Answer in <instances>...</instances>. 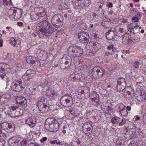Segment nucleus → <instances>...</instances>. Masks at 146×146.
<instances>
[{
    "label": "nucleus",
    "mask_w": 146,
    "mask_h": 146,
    "mask_svg": "<svg viewBox=\"0 0 146 146\" xmlns=\"http://www.w3.org/2000/svg\"><path fill=\"white\" fill-rule=\"evenodd\" d=\"M37 34L44 38H49L55 30L48 21L44 20L39 23L36 27Z\"/></svg>",
    "instance_id": "nucleus-1"
},
{
    "label": "nucleus",
    "mask_w": 146,
    "mask_h": 146,
    "mask_svg": "<svg viewBox=\"0 0 146 146\" xmlns=\"http://www.w3.org/2000/svg\"><path fill=\"white\" fill-rule=\"evenodd\" d=\"M64 19L63 16L60 14L54 15L51 19L52 24L56 27H61L63 24Z\"/></svg>",
    "instance_id": "nucleus-2"
},
{
    "label": "nucleus",
    "mask_w": 146,
    "mask_h": 146,
    "mask_svg": "<svg viewBox=\"0 0 146 146\" xmlns=\"http://www.w3.org/2000/svg\"><path fill=\"white\" fill-rule=\"evenodd\" d=\"M105 73V70L99 66L94 67L92 70V74L93 76L96 78L102 77Z\"/></svg>",
    "instance_id": "nucleus-3"
},
{
    "label": "nucleus",
    "mask_w": 146,
    "mask_h": 146,
    "mask_svg": "<svg viewBox=\"0 0 146 146\" xmlns=\"http://www.w3.org/2000/svg\"><path fill=\"white\" fill-rule=\"evenodd\" d=\"M72 62V58L70 57L68 59H66L64 58H62L59 60L60 66L62 69L69 68L71 65V63Z\"/></svg>",
    "instance_id": "nucleus-4"
},
{
    "label": "nucleus",
    "mask_w": 146,
    "mask_h": 146,
    "mask_svg": "<svg viewBox=\"0 0 146 146\" xmlns=\"http://www.w3.org/2000/svg\"><path fill=\"white\" fill-rule=\"evenodd\" d=\"M72 96L69 94L65 95L62 96L60 99L61 105L64 107H68L70 105Z\"/></svg>",
    "instance_id": "nucleus-5"
},
{
    "label": "nucleus",
    "mask_w": 146,
    "mask_h": 146,
    "mask_svg": "<svg viewBox=\"0 0 146 146\" xmlns=\"http://www.w3.org/2000/svg\"><path fill=\"white\" fill-rule=\"evenodd\" d=\"M21 137L14 136L8 140V143L9 146H18L21 142Z\"/></svg>",
    "instance_id": "nucleus-6"
},
{
    "label": "nucleus",
    "mask_w": 146,
    "mask_h": 146,
    "mask_svg": "<svg viewBox=\"0 0 146 146\" xmlns=\"http://www.w3.org/2000/svg\"><path fill=\"white\" fill-rule=\"evenodd\" d=\"M115 28H111L106 33L105 36L108 40H111L114 39L117 36Z\"/></svg>",
    "instance_id": "nucleus-7"
},
{
    "label": "nucleus",
    "mask_w": 146,
    "mask_h": 146,
    "mask_svg": "<svg viewBox=\"0 0 146 146\" xmlns=\"http://www.w3.org/2000/svg\"><path fill=\"white\" fill-rule=\"evenodd\" d=\"M46 94L51 100H54V98L56 97L57 95L55 87L53 86L51 88H48Z\"/></svg>",
    "instance_id": "nucleus-8"
},
{
    "label": "nucleus",
    "mask_w": 146,
    "mask_h": 146,
    "mask_svg": "<svg viewBox=\"0 0 146 146\" xmlns=\"http://www.w3.org/2000/svg\"><path fill=\"white\" fill-rule=\"evenodd\" d=\"M60 125L58 121L56 120L54 122L49 124L48 130L49 132H56L59 129Z\"/></svg>",
    "instance_id": "nucleus-9"
},
{
    "label": "nucleus",
    "mask_w": 146,
    "mask_h": 146,
    "mask_svg": "<svg viewBox=\"0 0 146 146\" xmlns=\"http://www.w3.org/2000/svg\"><path fill=\"white\" fill-rule=\"evenodd\" d=\"M16 103L21 106L25 105L27 102V101L26 98L21 96H17L16 99Z\"/></svg>",
    "instance_id": "nucleus-10"
},
{
    "label": "nucleus",
    "mask_w": 146,
    "mask_h": 146,
    "mask_svg": "<svg viewBox=\"0 0 146 146\" xmlns=\"http://www.w3.org/2000/svg\"><path fill=\"white\" fill-rule=\"evenodd\" d=\"M24 86V85L23 86L22 85H21V86H20L17 85L16 83H15V82H13L11 83V88L13 91L19 92L21 91L24 88L25 86Z\"/></svg>",
    "instance_id": "nucleus-11"
},
{
    "label": "nucleus",
    "mask_w": 146,
    "mask_h": 146,
    "mask_svg": "<svg viewBox=\"0 0 146 146\" xmlns=\"http://www.w3.org/2000/svg\"><path fill=\"white\" fill-rule=\"evenodd\" d=\"M26 123L31 127H34L36 124V119L34 117L29 118L26 120Z\"/></svg>",
    "instance_id": "nucleus-12"
},
{
    "label": "nucleus",
    "mask_w": 146,
    "mask_h": 146,
    "mask_svg": "<svg viewBox=\"0 0 146 146\" xmlns=\"http://www.w3.org/2000/svg\"><path fill=\"white\" fill-rule=\"evenodd\" d=\"M67 52L70 56L76 57V46H70L68 47Z\"/></svg>",
    "instance_id": "nucleus-13"
},
{
    "label": "nucleus",
    "mask_w": 146,
    "mask_h": 146,
    "mask_svg": "<svg viewBox=\"0 0 146 146\" xmlns=\"http://www.w3.org/2000/svg\"><path fill=\"white\" fill-rule=\"evenodd\" d=\"M38 109L42 113H46L48 112L49 108L47 104L41 105L38 106Z\"/></svg>",
    "instance_id": "nucleus-14"
},
{
    "label": "nucleus",
    "mask_w": 146,
    "mask_h": 146,
    "mask_svg": "<svg viewBox=\"0 0 146 146\" xmlns=\"http://www.w3.org/2000/svg\"><path fill=\"white\" fill-rule=\"evenodd\" d=\"M14 110H13L12 112L10 115L11 117H15L17 116H19L20 115L19 112L20 110V109L18 107L15 106Z\"/></svg>",
    "instance_id": "nucleus-15"
},
{
    "label": "nucleus",
    "mask_w": 146,
    "mask_h": 146,
    "mask_svg": "<svg viewBox=\"0 0 146 146\" xmlns=\"http://www.w3.org/2000/svg\"><path fill=\"white\" fill-rule=\"evenodd\" d=\"M126 86V85H123V84H120V83H117L116 88L118 92H121L123 91Z\"/></svg>",
    "instance_id": "nucleus-16"
},
{
    "label": "nucleus",
    "mask_w": 146,
    "mask_h": 146,
    "mask_svg": "<svg viewBox=\"0 0 146 146\" xmlns=\"http://www.w3.org/2000/svg\"><path fill=\"white\" fill-rule=\"evenodd\" d=\"M83 50L80 47L76 46V56L79 57L83 54Z\"/></svg>",
    "instance_id": "nucleus-17"
},
{
    "label": "nucleus",
    "mask_w": 146,
    "mask_h": 146,
    "mask_svg": "<svg viewBox=\"0 0 146 146\" xmlns=\"http://www.w3.org/2000/svg\"><path fill=\"white\" fill-rule=\"evenodd\" d=\"M90 0H84L83 3H80V7L82 8H83V7H87L90 5Z\"/></svg>",
    "instance_id": "nucleus-18"
},
{
    "label": "nucleus",
    "mask_w": 146,
    "mask_h": 146,
    "mask_svg": "<svg viewBox=\"0 0 146 146\" xmlns=\"http://www.w3.org/2000/svg\"><path fill=\"white\" fill-rule=\"evenodd\" d=\"M75 78L77 80H78L80 81H82L84 80V75L82 73H80L76 74Z\"/></svg>",
    "instance_id": "nucleus-19"
},
{
    "label": "nucleus",
    "mask_w": 146,
    "mask_h": 146,
    "mask_svg": "<svg viewBox=\"0 0 146 146\" xmlns=\"http://www.w3.org/2000/svg\"><path fill=\"white\" fill-rule=\"evenodd\" d=\"M120 119V118L119 117L115 116L113 117L111 119V121L113 124H116L119 122Z\"/></svg>",
    "instance_id": "nucleus-20"
},
{
    "label": "nucleus",
    "mask_w": 146,
    "mask_h": 146,
    "mask_svg": "<svg viewBox=\"0 0 146 146\" xmlns=\"http://www.w3.org/2000/svg\"><path fill=\"white\" fill-rule=\"evenodd\" d=\"M119 112L122 116L125 117L127 115L128 112L125 107H124L122 110H120Z\"/></svg>",
    "instance_id": "nucleus-21"
},
{
    "label": "nucleus",
    "mask_w": 146,
    "mask_h": 146,
    "mask_svg": "<svg viewBox=\"0 0 146 146\" xmlns=\"http://www.w3.org/2000/svg\"><path fill=\"white\" fill-rule=\"evenodd\" d=\"M117 83H120V84H123V85L126 86L125 80L122 77H120L117 79Z\"/></svg>",
    "instance_id": "nucleus-22"
},
{
    "label": "nucleus",
    "mask_w": 146,
    "mask_h": 146,
    "mask_svg": "<svg viewBox=\"0 0 146 146\" xmlns=\"http://www.w3.org/2000/svg\"><path fill=\"white\" fill-rule=\"evenodd\" d=\"M84 33H85V32L83 31L78 34V38L79 39L80 41H83V39L84 38Z\"/></svg>",
    "instance_id": "nucleus-23"
},
{
    "label": "nucleus",
    "mask_w": 146,
    "mask_h": 146,
    "mask_svg": "<svg viewBox=\"0 0 146 146\" xmlns=\"http://www.w3.org/2000/svg\"><path fill=\"white\" fill-rule=\"evenodd\" d=\"M9 123L7 122H4L1 125V129L6 131L8 130V125Z\"/></svg>",
    "instance_id": "nucleus-24"
},
{
    "label": "nucleus",
    "mask_w": 146,
    "mask_h": 146,
    "mask_svg": "<svg viewBox=\"0 0 146 146\" xmlns=\"http://www.w3.org/2000/svg\"><path fill=\"white\" fill-rule=\"evenodd\" d=\"M122 40V42H125V43H126V40H127V42L128 43H129L134 42V41H133V40H135L134 39H132L131 38H129L127 40V37H125V36H123Z\"/></svg>",
    "instance_id": "nucleus-25"
},
{
    "label": "nucleus",
    "mask_w": 146,
    "mask_h": 146,
    "mask_svg": "<svg viewBox=\"0 0 146 146\" xmlns=\"http://www.w3.org/2000/svg\"><path fill=\"white\" fill-rule=\"evenodd\" d=\"M92 98V100L94 101L96 103V105L98 106L100 105V100L99 99V97L96 96L95 97H91Z\"/></svg>",
    "instance_id": "nucleus-26"
},
{
    "label": "nucleus",
    "mask_w": 146,
    "mask_h": 146,
    "mask_svg": "<svg viewBox=\"0 0 146 146\" xmlns=\"http://www.w3.org/2000/svg\"><path fill=\"white\" fill-rule=\"evenodd\" d=\"M22 78L25 81H28L32 78L31 76H29L27 74H25L22 76Z\"/></svg>",
    "instance_id": "nucleus-27"
},
{
    "label": "nucleus",
    "mask_w": 146,
    "mask_h": 146,
    "mask_svg": "<svg viewBox=\"0 0 146 146\" xmlns=\"http://www.w3.org/2000/svg\"><path fill=\"white\" fill-rule=\"evenodd\" d=\"M6 60L9 62H11L13 61V58H11V55L9 53H7L6 55Z\"/></svg>",
    "instance_id": "nucleus-28"
},
{
    "label": "nucleus",
    "mask_w": 146,
    "mask_h": 146,
    "mask_svg": "<svg viewBox=\"0 0 146 146\" xmlns=\"http://www.w3.org/2000/svg\"><path fill=\"white\" fill-rule=\"evenodd\" d=\"M48 82L45 79L42 80H41L40 84V86L42 88H44L48 85Z\"/></svg>",
    "instance_id": "nucleus-29"
},
{
    "label": "nucleus",
    "mask_w": 146,
    "mask_h": 146,
    "mask_svg": "<svg viewBox=\"0 0 146 146\" xmlns=\"http://www.w3.org/2000/svg\"><path fill=\"white\" fill-rule=\"evenodd\" d=\"M92 129H91V126H90L88 128L86 129V130H84V131L86 132L85 133L86 135H89L92 133Z\"/></svg>",
    "instance_id": "nucleus-30"
},
{
    "label": "nucleus",
    "mask_w": 146,
    "mask_h": 146,
    "mask_svg": "<svg viewBox=\"0 0 146 146\" xmlns=\"http://www.w3.org/2000/svg\"><path fill=\"white\" fill-rule=\"evenodd\" d=\"M0 77L2 79L5 80H7L8 78L6 75V74L2 72H0Z\"/></svg>",
    "instance_id": "nucleus-31"
},
{
    "label": "nucleus",
    "mask_w": 146,
    "mask_h": 146,
    "mask_svg": "<svg viewBox=\"0 0 146 146\" xmlns=\"http://www.w3.org/2000/svg\"><path fill=\"white\" fill-rule=\"evenodd\" d=\"M9 95L7 94H4L0 96V101H3L2 99L4 98L6 99V101L7 98H9Z\"/></svg>",
    "instance_id": "nucleus-32"
},
{
    "label": "nucleus",
    "mask_w": 146,
    "mask_h": 146,
    "mask_svg": "<svg viewBox=\"0 0 146 146\" xmlns=\"http://www.w3.org/2000/svg\"><path fill=\"white\" fill-rule=\"evenodd\" d=\"M90 126H91L90 124H89L88 123H85L83 125V130H86L87 128H88Z\"/></svg>",
    "instance_id": "nucleus-33"
},
{
    "label": "nucleus",
    "mask_w": 146,
    "mask_h": 146,
    "mask_svg": "<svg viewBox=\"0 0 146 146\" xmlns=\"http://www.w3.org/2000/svg\"><path fill=\"white\" fill-rule=\"evenodd\" d=\"M135 28V27L134 25V23H131L130 24H129L128 26V28L129 29V31L131 32V31H130V30H133Z\"/></svg>",
    "instance_id": "nucleus-34"
},
{
    "label": "nucleus",
    "mask_w": 146,
    "mask_h": 146,
    "mask_svg": "<svg viewBox=\"0 0 146 146\" xmlns=\"http://www.w3.org/2000/svg\"><path fill=\"white\" fill-rule=\"evenodd\" d=\"M72 4L74 6L78 7H80V3H77L74 0H72Z\"/></svg>",
    "instance_id": "nucleus-35"
},
{
    "label": "nucleus",
    "mask_w": 146,
    "mask_h": 146,
    "mask_svg": "<svg viewBox=\"0 0 146 146\" xmlns=\"http://www.w3.org/2000/svg\"><path fill=\"white\" fill-rule=\"evenodd\" d=\"M17 40L15 39L14 38L12 37L11 38L10 40V44L13 45V46L14 45H15V40Z\"/></svg>",
    "instance_id": "nucleus-36"
},
{
    "label": "nucleus",
    "mask_w": 146,
    "mask_h": 146,
    "mask_svg": "<svg viewBox=\"0 0 146 146\" xmlns=\"http://www.w3.org/2000/svg\"><path fill=\"white\" fill-rule=\"evenodd\" d=\"M21 142H20V144H21V145H26L27 144V140L25 139H23V138H21Z\"/></svg>",
    "instance_id": "nucleus-37"
},
{
    "label": "nucleus",
    "mask_w": 146,
    "mask_h": 146,
    "mask_svg": "<svg viewBox=\"0 0 146 146\" xmlns=\"http://www.w3.org/2000/svg\"><path fill=\"white\" fill-rule=\"evenodd\" d=\"M100 35H99L94 34V39H96V41H99L101 38L100 37Z\"/></svg>",
    "instance_id": "nucleus-38"
},
{
    "label": "nucleus",
    "mask_w": 146,
    "mask_h": 146,
    "mask_svg": "<svg viewBox=\"0 0 146 146\" xmlns=\"http://www.w3.org/2000/svg\"><path fill=\"white\" fill-rule=\"evenodd\" d=\"M15 106H13L11 107V108L9 109V110L8 111V114L9 115H11L13 110H15L14 107Z\"/></svg>",
    "instance_id": "nucleus-39"
},
{
    "label": "nucleus",
    "mask_w": 146,
    "mask_h": 146,
    "mask_svg": "<svg viewBox=\"0 0 146 146\" xmlns=\"http://www.w3.org/2000/svg\"><path fill=\"white\" fill-rule=\"evenodd\" d=\"M126 123V120L125 118H123L119 124V126H122Z\"/></svg>",
    "instance_id": "nucleus-40"
},
{
    "label": "nucleus",
    "mask_w": 146,
    "mask_h": 146,
    "mask_svg": "<svg viewBox=\"0 0 146 146\" xmlns=\"http://www.w3.org/2000/svg\"><path fill=\"white\" fill-rule=\"evenodd\" d=\"M3 66L5 69L8 68L9 66L5 63H0V66Z\"/></svg>",
    "instance_id": "nucleus-41"
},
{
    "label": "nucleus",
    "mask_w": 146,
    "mask_h": 146,
    "mask_svg": "<svg viewBox=\"0 0 146 146\" xmlns=\"http://www.w3.org/2000/svg\"><path fill=\"white\" fill-rule=\"evenodd\" d=\"M80 27L82 29H84V30H86L88 28L87 24L86 23H83V25L81 26Z\"/></svg>",
    "instance_id": "nucleus-42"
},
{
    "label": "nucleus",
    "mask_w": 146,
    "mask_h": 146,
    "mask_svg": "<svg viewBox=\"0 0 146 146\" xmlns=\"http://www.w3.org/2000/svg\"><path fill=\"white\" fill-rule=\"evenodd\" d=\"M10 129V131H13L14 130L13 127L12 125L9 123V125H8V130Z\"/></svg>",
    "instance_id": "nucleus-43"
},
{
    "label": "nucleus",
    "mask_w": 146,
    "mask_h": 146,
    "mask_svg": "<svg viewBox=\"0 0 146 146\" xmlns=\"http://www.w3.org/2000/svg\"><path fill=\"white\" fill-rule=\"evenodd\" d=\"M139 20L142 17V15L141 13L139 12L135 16Z\"/></svg>",
    "instance_id": "nucleus-44"
},
{
    "label": "nucleus",
    "mask_w": 146,
    "mask_h": 146,
    "mask_svg": "<svg viewBox=\"0 0 146 146\" xmlns=\"http://www.w3.org/2000/svg\"><path fill=\"white\" fill-rule=\"evenodd\" d=\"M5 143V141L3 139H0V146H3Z\"/></svg>",
    "instance_id": "nucleus-45"
},
{
    "label": "nucleus",
    "mask_w": 146,
    "mask_h": 146,
    "mask_svg": "<svg viewBox=\"0 0 146 146\" xmlns=\"http://www.w3.org/2000/svg\"><path fill=\"white\" fill-rule=\"evenodd\" d=\"M33 72V71L31 70H28L26 72V74H27V75L29 76H31V74L32 73V72Z\"/></svg>",
    "instance_id": "nucleus-46"
},
{
    "label": "nucleus",
    "mask_w": 146,
    "mask_h": 146,
    "mask_svg": "<svg viewBox=\"0 0 146 146\" xmlns=\"http://www.w3.org/2000/svg\"><path fill=\"white\" fill-rule=\"evenodd\" d=\"M22 81L21 80H18L16 81V82L15 83H16L17 85H19L20 86H21V85H22Z\"/></svg>",
    "instance_id": "nucleus-47"
},
{
    "label": "nucleus",
    "mask_w": 146,
    "mask_h": 146,
    "mask_svg": "<svg viewBox=\"0 0 146 146\" xmlns=\"http://www.w3.org/2000/svg\"><path fill=\"white\" fill-rule=\"evenodd\" d=\"M15 42L14 46H20L21 42L19 40H15Z\"/></svg>",
    "instance_id": "nucleus-48"
},
{
    "label": "nucleus",
    "mask_w": 146,
    "mask_h": 146,
    "mask_svg": "<svg viewBox=\"0 0 146 146\" xmlns=\"http://www.w3.org/2000/svg\"><path fill=\"white\" fill-rule=\"evenodd\" d=\"M89 38L86 37V36H84V38L83 39V41H84V43H87L89 41Z\"/></svg>",
    "instance_id": "nucleus-49"
},
{
    "label": "nucleus",
    "mask_w": 146,
    "mask_h": 146,
    "mask_svg": "<svg viewBox=\"0 0 146 146\" xmlns=\"http://www.w3.org/2000/svg\"><path fill=\"white\" fill-rule=\"evenodd\" d=\"M33 58L32 56H29L27 58L26 61L27 62H30V60L33 59Z\"/></svg>",
    "instance_id": "nucleus-50"
},
{
    "label": "nucleus",
    "mask_w": 146,
    "mask_h": 146,
    "mask_svg": "<svg viewBox=\"0 0 146 146\" xmlns=\"http://www.w3.org/2000/svg\"><path fill=\"white\" fill-rule=\"evenodd\" d=\"M124 143V141L123 140H120L119 141V142L117 143L119 144L120 146H122L123 145Z\"/></svg>",
    "instance_id": "nucleus-51"
},
{
    "label": "nucleus",
    "mask_w": 146,
    "mask_h": 146,
    "mask_svg": "<svg viewBox=\"0 0 146 146\" xmlns=\"http://www.w3.org/2000/svg\"><path fill=\"white\" fill-rule=\"evenodd\" d=\"M39 100L44 103H45L47 104L46 99L45 98H42Z\"/></svg>",
    "instance_id": "nucleus-52"
},
{
    "label": "nucleus",
    "mask_w": 146,
    "mask_h": 146,
    "mask_svg": "<svg viewBox=\"0 0 146 146\" xmlns=\"http://www.w3.org/2000/svg\"><path fill=\"white\" fill-rule=\"evenodd\" d=\"M106 112L107 113H108L109 111H111V108L109 106L106 107Z\"/></svg>",
    "instance_id": "nucleus-53"
},
{
    "label": "nucleus",
    "mask_w": 146,
    "mask_h": 146,
    "mask_svg": "<svg viewBox=\"0 0 146 146\" xmlns=\"http://www.w3.org/2000/svg\"><path fill=\"white\" fill-rule=\"evenodd\" d=\"M139 20L135 16L133 17L132 19V21H134L133 22H138L139 21Z\"/></svg>",
    "instance_id": "nucleus-54"
},
{
    "label": "nucleus",
    "mask_w": 146,
    "mask_h": 146,
    "mask_svg": "<svg viewBox=\"0 0 146 146\" xmlns=\"http://www.w3.org/2000/svg\"><path fill=\"white\" fill-rule=\"evenodd\" d=\"M45 104H47L46 103H44L43 102H41V101H40V100H38V101L37 105V106H38L42 104V105H44Z\"/></svg>",
    "instance_id": "nucleus-55"
},
{
    "label": "nucleus",
    "mask_w": 146,
    "mask_h": 146,
    "mask_svg": "<svg viewBox=\"0 0 146 146\" xmlns=\"http://www.w3.org/2000/svg\"><path fill=\"white\" fill-rule=\"evenodd\" d=\"M47 139V138L46 137H43L41 139L40 141L42 143L46 141Z\"/></svg>",
    "instance_id": "nucleus-56"
},
{
    "label": "nucleus",
    "mask_w": 146,
    "mask_h": 146,
    "mask_svg": "<svg viewBox=\"0 0 146 146\" xmlns=\"http://www.w3.org/2000/svg\"><path fill=\"white\" fill-rule=\"evenodd\" d=\"M134 66L135 68H137L139 67V62H138L135 61L134 64Z\"/></svg>",
    "instance_id": "nucleus-57"
},
{
    "label": "nucleus",
    "mask_w": 146,
    "mask_h": 146,
    "mask_svg": "<svg viewBox=\"0 0 146 146\" xmlns=\"http://www.w3.org/2000/svg\"><path fill=\"white\" fill-rule=\"evenodd\" d=\"M70 77L71 78H72L74 80L76 81V79L75 78V77H76V74H71L70 76Z\"/></svg>",
    "instance_id": "nucleus-58"
},
{
    "label": "nucleus",
    "mask_w": 146,
    "mask_h": 146,
    "mask_svg": "<svg viewBox=\"0 0 146 146\" xmlns=\"http://www.w3.org/2000/svg\"><path fill=\"white\" fill-rule=\"evenodd\" d=\"M128 146H137V144L136 143H130Z\"/></svg>",
    "instance_id": "nucleus-59"
},
{
    "label": "nucleus",
    "mask_w": 146,
    "mask_h": 146,
    "mask_svg": "<svg viewBox=\"0 0 146 146\" xmlns=\"http://www.w3.org/2000/svg\"><path fill=\"white\" fill-rule=\"evenodd\" d=\"M9 1L6 0H3V3L4 5H7L9 4Z\"/></svg>",
    "instance_id": "nucleus-60"
},
{
    "label": "nucleus",
    "mask_w": 146,
    "mask_h": 146,
    "mask_svg": "<svg viewBox=\"0 0 146 146\" xmlns=\"http://www.w3.org/2000/svg\"><path fill=\"white\" fill-rule=\"evenodd\" d=\"M107 5L110 8H111L113 6V4L111 2H109L107 3Z\"/></svg>",
    "instance_id": "nucleus-61"
},
{
    "label": "nucleus",
    "mask_w": 146,
    "mask_h": 146,
    "mask_svg": "<svg viewBox=\"0 0 146 146\" xmlns=\"http://www.w3.org/2000/svg\"><path fill=\"white\" fill-rule=\"evenodd\" d=\"M111 54V53L107 52H105V53H104V56H108Z\"/></svg>",
    "instance_id": "nucleus-62"
},
{
    "label": "nucleus",
    "mask_w": 146,
    "mask_h": 146,
    "mask_svg": "<svg viewBox=\"0 0 146 146\" xmlns=\"http://www.w3.org/2000/svg\"><path fill=\"white\" fill-rule=\"evenodd\" d=\"M137 124L139 125H137V124H135V127L138 130H139L140 129V123L139 124L138 123H137Z\"/></svg>",
    "instance_id": "nucleus-63"
},
{
    "label": "nucleus",
    "mask_w": 146,
    "mask_h": 146,
    "mask_svg": "<svg viewBox=\"0 0 146 146\" xmlns=\"http://www.w3.org/2000/svg\"><path fill=\"white\" fill-rule=\"evenodd\" d=\"M97 14L96 13H93L92 14V16L93 17L94 19H95V18H97Z\"/></svg>",
    "instance_id": "nucleus-64"
}]
</instances>
